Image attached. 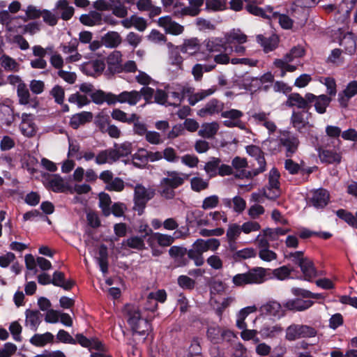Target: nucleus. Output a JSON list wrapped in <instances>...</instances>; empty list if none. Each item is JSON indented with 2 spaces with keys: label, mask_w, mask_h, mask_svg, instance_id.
Returning a JSON list of instances; mask_svg holds the SVG:
<instances>
[{
  "label": "nucleus",
  "mask_w": 357,
  "mask_h": 357,
  "mask_svg": "<svg viewBox=\"0 0 357 357\" xmlns=\"http://www.w3.org/2000/svg\"><path fill=\"white\" fill-rule=\"evenodd\" d=\"M123 313L134 333L143 335L151 331V324L147 319L141 312L139 307L135 304H126Z\"/></svg>",
  "instance_id": "obj_1"
},
{
  "label": "nucleus",
  "mask_w": 357,
  "mask_h": 357,
  "mask_svg": "<svg viewBox=\"0 0 357 357\" xmlns=\"http://www.w3.org/2000/svg\"><path fill=\"white\" fill-rule=\"evenodd\" d=\"M266 280V269L257 267L245 273H238L232 278L235 286L242 287L246 284H261Z\"/></svg>",
  "instance_id": "obj_2"
},
{
  "label": "nucleus",
  "mask_w": 357,
  "mask_h": 357,
  "mask_svg": "<svg viewBox=\"0 0 357 357\" xmlns=\"http://www.w3.org/2000/svg\"><path fill=\"white\" fill-rule=\"evenodd\" d=\"M155 191L153 188L145 187L142 184H137L134 187V210L142 215L146 206L147 202L153 198Z\"/></svg>",
  "instance_id": "obj_3"
},
{
  "label": "nucleus",
  "mask_w": 357,
  "mask_h": 357,
  "mask_svg": "<svg viewBox=\"0 0 357 357\" xmlns=\"http://www.w3.org/2000/svg\"><path fill=\"white\" fill-rule=\"evenodd\" d=\"M317 332L308 325L291 324L285 331V338L288 341H295L301 338L315 337Z\"/></svg>",
  "instance_id": "obj_4"
},
{
  "label": "nucleus",
  "mask_w": 357,
  "mask_h": 357,
  "mask_svg": "<svg viewBox=\"0 0 357 357\" xmlns=\"http://www.w3.org/2000/svg\"><path fill=\"white\" fill-rule=\"evenodd\" d=\"M204 169L209 178H213L218 175L225 176L233 174L232 167L228 165L222 164L221 160L215 157L211 158L206 162Z\"/></svg>",
  "instance_id": "obj_5"
},
{
  "label": "nucleus",
  "mask_w": 357,
  "mask_h": 357,
  "mask_svg": "<svg viewBox=\"0 0 357 357\" xmlns=\"http://www.w3.org/2000/svg\"><path fill=\"white\" fill-rule=\"evenodd\" d=\"M279 145L284 148L287 158H291L298 150L300 142L298 137L289 131H283L278 136Z\"/></svg>",
  "instance_id": "obj_6"
},
{
  "label": "nucleus",
  "mask_w": 357,
  "mask_h": 357,
  "mask_svg": "<svg viewBox=\"0 0 357 357\" xmlns=\"http://www.w3.org/2000/svg\"><path fill=\"white\" fill-rule=\"evenodd\" d=\"M243 113L236 109H231L229 110L223 111L221 113V116L226 119L223 121V125L227 128H238L243 130H247L245 123L241 121V117Z\"/></svg>",
  "instance_id": "obj_7"
},
{
  "label": "nucleus",
  "mask_w": 357,
  "mask_h": 357,
  "mask_svg": "<svg viewBox=\"0 0 357 357\" xmlns=\"http://www.w3.org/2000/svg\"><path fill=\"white\" fill-rule=\"evenodd\" d=\"M206 244L204 239H197L187 252L189 259L194 261L196 266H202L204 264L203 253L207 252Z\"/></svg>",
  "instance_id": "obj_8"
},
{
  "label": "nucleus",
  "mask_w": 357,
  "mask_h": 357,
  "mask_svg": "<svg viewBox=\"0 0 357 357\" xmlns=\"http://www.w3.org/2000/svg\"><path fill=\"white\" fill-rule=\"evenodd\" d=\"M315 95L307 93L305 97L301 96L299 93H291L286 101L285 105L289 107H296L298 109H308L310 104L313 102Z\"/></svg>",
  "instance_id": "obj_9"
},
{
  "label": "nucleus",
  "mask_w": 357,
  "mask_h": 357,
  "mask_svg": "<svg viewBox=\"0 0 357 357\" xmlns=\"http://www.w3.org/2000/svg\"><path fill=\"white\" fill-rule=\"evenodd\" d=\"M279 178L280 173L277 169H271L269 173L268 185L264 189V195L267 199H273L280 195Z\"/></svg>",
  "instance_id": "obj_10"
},
{
  "label": "nucleus",
  "mask_w": 357,
  "mask_h": 357,
  "mask_svg": "<svg viewBox=\"0 0 357 357\" xmlns=\"http://www.w3.org/2000/svg\"><path fill=\"white\" fill-rule=\"evenodd\" d=\"M123 54L119 50H114L107 55L105 59L106 73L109 74H116L122 73Z\"/></svg>",
  "instance_id": "obj_11"
},
{
  "label": "nucleus",
  "mask_w": 357,
  "mask_h": 357,
  "mask_svg": "<svg viewBox=\"0 0 357 357\" xmlns=\"http://www.w3.org/2000/svg\"><path fill=\"white\" fill-rule=\"evenodd\" d=\"M43 183L46 188L54 192H63L67 189L64 180L59 174H44Z\"/></svg>",
  "instance_id": "obj_12"
},
{
  "label": "nucleus",
  "mask_w": 357,
  "mask_h": 357,
  "mask_svg": "<svg viewBox=\"0 0 357 357\" xmlns=\"http://www.w3.org/2000/svg\"><path fill=\"white\" fill-rule=\"evenodd\" d=\"M194 90L195 88L190 86H178L173 91L168 90V98L170 97L174 100V102H169L168 105L178 107L185 98L188 97V94L193 93Z\"/></svg>",
  "instance_id": "obj_13"
},
{
  "label": "nucleus",
  "mask_w": 357,
  "mask_h": 357,
  "mask_svg": "<svg viewBox=\"0 0 357 357\" xmlns=\"http://www.w3.org/2000/svg\"><path fill=\"white\" fill-rule=\"evenodd\" d=\"M330 195L327 190L319 188L311 192L310 203L316 208H323L328 203Z\"/></svg>",
  "instance_id": "obj_14"
},
{
  "label": "nucleus",
  "mask_w": 357,
  "mask_h": 357,
  "mask_svg": "<svg viewBox=\"0 0 357 357\" xmlns=\"http://www.w3.org/2000/svg\"><path fill=\"white\" fill-rule=\"evenodd\" d=\"M283 307H284L276 301H268L260 307V311L263 314L280 319L286 314V311Z\"/></svg>",
  "instance_id": "obj_15"
},
{
  "label": "nucleus",
  "mask_w": 357,
  "mask_h": 357,
  "mask_svg": "<svg viewBox=\"0 0 357 357\" xmlns=\"http://www.w3.org/2000/svg\"><path fill=\"white\" fill-rule=\"evenodd\" d=\"M188 178V175L176 171H171L167 172V177L161 181L162 185H169L173 188H176L182 185L185 180Z\"/></svg>",
  "instance_id": "obj_16"
},
{
  "label": "nucleus",
  "mask_w": 357,
  "mask_h": 357,
  "mask_svg": "<svg viewBox=\"0 0 357 357\" xmlns=\"http://www.w3.org/2000/svg\"><path fill=\"white\" fill-rule=\"evenodd\" d=\"M158 25L162 27L167 33L180 35L184 31V27L178 23L173 21L169 16L161 17L158 21Z\"/></svg>",
  "instance_id": "obj_17"
},
{
  "label": "nucleus",
  "mask_w": 357,
  "mask_h": 357,
  "mask_svg": "<svg viewBox=\"0 0 357 357\" xmlns=\"http://www.w3.org/2000/svg\"><path fill=\"white\" fill-rule=\"evenodd\" d=\"M105 69V63L101 59H96L84 63L82 70L87 75L96 77L102 74Z\"/></svg>",
  "instance_id": "obj_18"
},
{
  "label": "nucleus",
  "mask_w": 357,
  "mask_h": 357,
  "mask_svg": "<svg viewBox=\"0 0 357 357\" xmlns=\"http://www.w3.org/2000/svg\"><path fill=\"white\" fill-rule=\"evenodd\" d=\"M168 48V63L169 65L176 67L178 70L183 69V58L181 55V50L178 45L172 43H167Z\"/></svg>",
  "instance_id": "obj_19"
},
{
  "label": "nucleus",
  "mask_w": 357,
  "mask_h": 357,
  "mask_svg": "<svg viewBox=\"0 0 357 357\" xmlns=\"http://www.w3.org/2000/svg\"><path fill=\"white\" fill-rule=\"evenodd\" d=\"M21 119L20 129L22 133L29 137L33 136L36 132L33 116L31 114L23 113Z\"/></svg>",
  "instance_id": "obj_20"
},
{
  "label": "nucleus",
  "mask_w": 357,
  "mask_h": 357,
  "mask_svg": "<svg viewBox=\"0 0 357 357\" xmlns=\"http://www.w3.org/2000/svg\"><path fill=\"white\" fill-rule=\"evenodd\" d=\"M357 95V82H350L344 90L338 94V102L341 107H347L349 100Z\"/></svg>",
  "instance_id": "obj_21"
},
{
  "label": "nucleus",
  "mask_w": 357,
  "mask_h": 357,
  "mask_svg": "<svg viewBox=\"0 0 357 357\" xmlns=\"http://www.w3.org/2000/svg\"><path fill=\"white\" fill-rule=\"evenodd\" d=\"M224 104L218 99L213 98L210 100L204 107L200 109L198 114L200 116H206L207 115H214L223 112Z\"/></svg>",
  "instance_id": "obj_22"
},
{
  "label": "nucleus",
  "mask_w": 357,
  "mask_h": 357,
  "mask_svg": "<svg viewBox=\"0 0 357 357\" xmlns=\"http://www.w3.org/2000/svg\"><path fill=\"white\" fill-rule=\"evenodd\" d=\"M314 302L310 300H303L301 298L290 299L283 303V307L287 310L290 311H304L310 308Z\"/></svg>",
  "instance_id": "obj_23"
},
{
  "label": "nucleus",
  "mask_w": 357,
  "mask_h": 357,
  "mask_svg": "<svg viewBox=\"0 0 357 357\" xmlns=\"http://www.w3.org/2000/svg\"><path fill=\"white\" fill-rule=\"evenodd\" d=\"M116 102L128 103L130 105H135L141 100L140 92L132 90L130 91H123L118 96L114 95Z\"/></svg>",
  "instance_id": "obj_24"
},
{
  "label": "nucleus",
  "mask_w": 357,
  "mask_h": 357,
  "mask_svg": "<svg viewBox=\"0 0 357 357\" xmlns=\"http://www.w3.org/2000/svg\"><path fill=\"white\" fill-rule=\"evenodd\" d=\"M55 11L60 14L59 18L61 17L63 20H69L74 14V8L69 5L67 0H58L54 7Z\"/></svg>",
  "instance_id": "obj_25"
},
{
  "label": "nucleus",
  "mask_w": 357,
  "mask_h": 357,
  "mask_svg": "<svg viewBox=\"0 0 357 357\" xmlns=\"http://www.w3.org/2000/svg\"><path fill=\"white\" fill-rule=\"evenodd\" d=\"M186 221L189 224L195 222L197 227L210 225V222L207 217H204V213L200 210L188 211L186 215Z\"/></svg>",
  "instance_id": "obj_26"
},
{
  "label": "nucleus",
  "mask_w": 357,
  "mask_h": 357,
  "mask_svg": "<svg viewBox=\"0 0 357 357\" xmlns=\"http://www.w3.org/2000/svg\"><path fill=\"white\" fill-rule=\"evenodd\" d=\"M80 22L88 26L101 25L102 24V14L98 11H90L79 17Z\"/></svg>",
  "instance_id": "obj_27"
},
{
  "label": "nucleus",
  "mask_w": 357,
  "mask_h": 357,
  "mask_svg": "<svg viewBox=\"0 0 357 357\" xmlns=\"http://www.w3.org/2000/svg\"><path fill=\"white\" fill-rule=\"evenodd\" d=\"M182 53L194 55L200 50V44L197 38H192L184 40L181 45H178Z\"/></svg>",
  "instance_id": "obj_28"
},
{
  "label": "nucleus",
  "mask_w": 357,
  "mask_h": 357,
  "mask_svg": "<svg viewBox=\"0 0 357 357\" xmlns=\"http://www.w3.org/2000/svg\"><path fill=\"white\" fill-rule=\"evenodd\" d=\"M242 232L241 225L237 223H231L228 225L226 237L231 250L234 249L235 243Z\"/></svg>",
  "instance_id": "obj_29"
},
{
  "label": "nucleus",
  "mask_w": 357,
  "mask_h": 357,
  "mask_svg": "<svg viewBox=\"0 0 357 357\" xmlns=\"http://www.w3.org/2000/svg\"><path fill=\"white\" fill-rule=\"evenodd\" d=\"M226 40L220 38H211L205 40L206 50L209 52H227Z\"/></svg>",
  "instance_id": "obj_30"
},
{
  "label": "nucleus",
  "mask_w": 357,
  "mask_h": 357,
  "mask_svg": "<svg viewBox=\"0 0 357 357\" xmlns=\"http://www.w3.org/2000/svg\"><path fill=\"white\" fill-rule=\"evenodd\" d=\"M216 91V88L213 86L208 89H202L197 92H193L188 94V100L190 105L193 106L206 98L213 95Z\"/></svg>",
  "instance_id": "obj_31"
},
{
  "label": "nucleus",
  "mask_w": 357,
  "mask_h": 357,
  "mask_svg": "<svg viewBox=\"0 0 357 357\" xmlns=\"http://www.w3.org/2000/svg\"><path fill=\"white\" fill-rule=\"evenodd\" d=\"M91 98L93 102L97 105H101L106 102L108 105L115 104L114 94L112 93H105L101 90H97L91 94Z\"/></svg>",
  "instance_id": "obj_32"
},
{
  "label": "nucleus",
  "mask_w": 357,
  "mask_h": 357,
  "mask_svg": "<svg viewBox=\"0 0 357 357\" xmlns=\"http://www.w3.org/2000/svg\"><path fill=\"white\" fill-rule=\"evenodd\" d=\"M0 64L4 70L17 73L20 70V64L13 57L3 54L0 57Z\"/></svg>",
  "instance_id": "obj_33"
},
{
  "label": "nucleus",
  "mask_w": 357,
  "mask_h": 357,
  "mask_svg": "<svg viewBox=\"0 0 357 357\" xmlns=\"http://www.w3.org/2000/svg\"><path fill=\"white\" fill-rule=\"evenodd\" d=\"M93 119V114L90 112H82L74 114L70 120V126L73 129H77L81 125L90 122Z\"/></svg>",
  "instance_id": "obj_34"
},
{
  "label": "nucleus",
  "mask_w": 357,
  "mask_h": 357,
  "mask_svg": "<svg viewBox=\"0 0 357 357\" xmlns=\"http://www.w3.org/2000/svg\"><path fill=\"white\" fill-rule=\"evenodd\" d=\"M121 40L120 34L116 31H109L102 37V43L107 48L117 47Z\"/></svg>",
  "instance_id": "obj_35"
},
{
  "label": "nucleus",
  "mask_w": 357,
  "mask_h": 357,
  "mask_svg": "<svg viewBox=\"0 0 357 357\" xmlns=\"http://www.w3.org/2000/svg\"><path fill=\"white\" fill-rule=\"evenodd\" d=\"M219 128L220 126L218 123L215 121L204 123L202 125L198 134L204 138L211 139L216 135Z\"/></svg>",
  "instance_id": "obj_36"
},
{
  "label": "nucleus",
  "mask_w": 357,
  "mask_h": 357,
  "mask_svg": "<svg viewBox=\"0 0 357 357\" xmlns=\"http://www.w3.org/2000/svg\"><path fill=\"white\" fill-rule=\"evenodd\" d=\"M76 344L79 343L81 346L89 349H102V343L96 339H88L82 334H77L75 336Z\"/></svg>",
  "instance_id": "obj_37"
},
{
  "label": "nucleus",
  "mask_w": 357,
  "mask_h": 357,
  "mask_svg": "<svg viewBox=\"0 0 357 357\" xmlns=\"http://www.w3.org/2000/svg\"><path fill=\"white\" fill-rule=\"evenodd\" d=\"M319 156L322 162L328 164L340 163L341 155L336 151L328 149H319Z\"/></svg>",
  "instance_id": "obj_38"
},
{
  "label": "nucleus",
  "mask_w": 357,
  "mask_h": 357,
  "mask_svg": "<svg viewBox=\"0 0 357 357\" xmlns=\"http://www.w3.org/2000/svg\"><path fill=\"white\" fill-rule=\"evenodd\" d=\"M178 357H203L202 348L197 339H193L188 350H181Z\"/></svg>",
  "instance_id": "obj_39"
},
{
  "label": "nucleus",
  "mask_w": 357,
  "mask_h": 357,
  "mask_svg": "<svg viewBox=\"0 0 357 357\" xmlns=\"http://www.w3.org/2000/svg\"><path fill=\"white\" fill-rule=\"evenodd\" d=\"M114 157L115 153L112 149L102 150L96 155L95 158V162L98 165H102L107 163L112 164L116 162Z\"/></svg>",
  "instance_id": "obj_40"
},
{
  "label": "nucleus",
  "mask_w": 357,
  "mask_h": 357,
  "mask_svg": "<svg viewBox=\"0 0 357 357\" xmlns=\"http://www.w3.org/2000/svg\"><path fill=\"white\" fill-rule=\"evenodd\" d=\"M52 284L65 290H70L73 287L74 282L72 280H66L62 272L55 271L52 279Z\"/></svg>",
  "instance_id": "obj_41"
},
{
  "label": "nucleus",
  "mask_w": 357,
  "mask_h": 357,
  "mask_svg": "<svg viewBox=\"0 0 357 357\" xmlns=\"http://www.w3.org/2000/svg\"><path fill=\"white\" fill-rule=\"evenodd\" d=\"M41 314L36 310H26V325L32 331H36L40 322Z\"/></svg>",
  "instance_id": "obj_42"
},
{
  "label": "nucleus",
  "mask_w": 357,
  "mask_h": 357,
  "mask_svg": "<svg viewBox=\"0 0 357 357\" xmlns=\"http://www.w3.org/2000/svg\"><path fill=\"white\" fill-rule=\"evenodd\" d=\"M257 311L255 305L247 306L242 308L236 314V326L238 328H243L247 327V324L245 320L247 317Z\"/></svg>",
  "instance_id": "obj_43"
},
{
  "label": "nucleus",
  "mask_w": 357,
  "mask_h": 357,
  "mask_svg": "<svg viewBox=\"0 0 357 357\" xmlns=\"http://www.w3.org/2000/svg\"><path fill=\"white\" fill-rule=\"evenodd\" d=\"M53 340L54 335L50 332H46L43 334H35L31 337L29 341L31 344L41 347L52 342Z\"/></svg>",
  "instance_id": "obj_44"
},
{
  "label": "nucleus",
  "mask_w": 357,
  "mask_h": 357,
  "mask_svg": "<svg viewBox=\"0 0 357 357\" xmlns=\"http://www.w3.org/2000/svg\"><path fill=\"white\" fill-rule=\"evenodd\" d=\"M182 236V233L180 231H176L174 233V236L161 234L158 232L155 233L157 243L160 246L163 247L169 246L174 243L175 238H179Z\"/></svg>",
  "instance_id": "obj_45"
},
{
  "label": "nucleus",
  "mask_w": 357,
  "mask_h": 357,
  "mask_svg": "<svg viewBox=\"0 0 357 357\" xmlns=\"http://www.w3.org/2000/svg\"><path fill=\"white\" fill-rule=\"evenodd\" d=\"M313 102H314L316 112L322 114L326 112V108L329 106L331 98L326 95L315 96Z\"/></svg>",
  "instance_id": "obj_46"
},
{
  "label": "nucleus",
  "mask_w": 357,
  "mask_h": 357,
  "mask_svg": "<svg viewBox=\"0 0 357 357\" xmlns=\"http://www.w3.org/2000/svg\"><path fill=\"white\" fill-rule=\"evenodd\" d=\"M293 60L289 59L288 56H284L282 59H275L274 65L281 69L280 76L284 77L286 72H294L296 70V66L290 65L289 63Z\"/></svg>",
  "instance_id": "obj_47"
},
{
  "label": "nucleus",
  "mask_w": 357,
  "mask_h": 357,
  "mask_svg": "<svg viewBox=\"0 0 357 357\" xmlns=\"http://www.w3.org/2000/svg\"><path fill=\"white\" fill-rule=\"evenodd\" d=\"M248 166V162L245 158H243L238 156L235 157L231 161V167L235 169L236 171H239L240 174L237 175L238 177H250L248 172L245 171V168Z\"/></svg>",
  "instance_id": "obj_48"
},
{
  "label": "nucleus",
  "mask_w": 357,
  "mask_h": 357,
  "mask_svg": "<svg viewBox=\"0 0 357 357\" xmlns=\"http://www.w3.org/2000/svg\"><path fill=\"white\" fill-rule=\"evenodd\" d=\"M100 271L105 274L108 271V252L105 245H102L98 250V256L96 258Z\"/></svg>",
  "instance_id": "obj_49"
},
{
  "label": "nucleus",
  "mask_w": 357,
  "mask_h": 357,
  "mask_svg": "<svg viewBox=\"0 0 357 357\" xmlns=\"http://www.w3.org/2000/svg\"><path fill=\"white\" fill-rule=\"evenodd\" d=\"M42 12L41 17L43 18V21L45 24L50 26H54L57 24L59 20V15L55 11L54 8L52 10L42 9Z\"/></svg>",
  "instance_id": "obj_50"
},
{
  "label": "nucleus",
  "mask_w": 357,
  "mask_h": 357,
  "mask_svg": "<svg viewBox=\"0 0 357 357\" xmlns=\"http://www.w3.org/2000/svg\"><path fill=\"white\" fill-rule=\"evenodd\" d=\"M132 158L135 166L143 167L149 162V151L144 149H139Z\"/></svg>",
  "instance_id": "obj_51"
},
{
  "label": "nucleus",
  "mask_w": 357,
  "mask_h": 357,
  "mask_svg": "<svg viewBox=\"0 0 357 357\" xmlns=\"http://www.w3.org/2000/svg\"><path fill=\"white\" fill-rule=\"evenodd\" d=\"M24 13L25 15L20 17L23 22L38 19L41 17L43 12L42 9H39L33 5H29L24 10Z\"/></svg>",
  "instance_id": "obj_52"
},
{
  "label": "nucleus",
  "mask_w": 357,
  "mask_h": 357,
  "mask_svg": "<svg viewBox=\"0 0 357 357\" xmlns=\"http://www.w3.org/2000/svg\"><path fill=\"white\" fill-rule=\"evenodd\" d=\"M167 298V294L165 291L164 290H158L155 293H150L149 296V300L151 303V305L149 307H146V310L154 311L157 307V301H160L161 303L165 302Z\"/></svg>",
  "instance_id": "obj_53"
},
{
  "label": "nucleus",
  "mask_w": 357,
  "mask_h": 357,
  "mask_svg": "<svg viewBox=\"0 0 357 357\" xmlns=\"http://www.w3.org/2000/svg\"><path fill=\"white\" fill-rule=\"evenodd\" d=\"M109 9L112 13L117 17L124 18L128 15V8L119 0H114L112 2Z\"/></svg>",
  "instance_id": "obj_54"
},
{
  "label": "nucleus",
  "mask_w": 357,
  "mask_h": 357,
  "mask_svg": "<svg viewBox=\"0 0 357 357\" xmlns=\"http://www.w3.org/2000/svg\"><path fill=\"white\" fill-rule=\"evenodd\" d=\"M306 280H310L316 276V271L312 261L307 258L299 266Z\"/></svg>",
  "instance_id": "obj_55"
},
{
  "label": "nucleus",
  "mask_w": 357,
  "mask_h": 357,
  "mask_svg": "<svg viewBox=\"0 0 357 357\" xmlns=\"http://www.w3.org/2000/svg\"><path fill=\"white\" fill-rule=\"evenodd\" d=\"M252 158H255L256 160L258 167H255L251 172H248L250 177L255 176L259 174L264 172L266 170V165L263 151L261 152V154L252 155Z\"/></svg>",
  "instance_id": "obj_56"
},
{
  "label": "nucleus",
  "mask_w": 357,
  "mask_h": 357,
  "mask_svg": "<svg viewBox=\"0 0 357 357\" xmlns=\"http://www.w3.org/2000/svg\"><path fill=\"white\" fill-rule=\"evenodd\" d=\"M111 116L113 119L123 123H131L138 119V116L135 114H132L130 117H128L127 114L119 109H114Z\"/></svg>",
  "instance_id": "obj_57"
},
{
  "label": "nucleus",
  "mask_w": 357,
  "mask_h": 357,
  "mask_svg": "<svg viewBox=\"0 0 357 357\" xmlns=\"http://www.w3.org/2000/svg\"><path fill=\"white\" fill-rule=\"evenodd\" d=\"M144 239L142 236H133L127 238L124 243L130 248L142 250L145 249Z\"/></svg>",
  "instance_id": "obj_58"
},
{
  "label": "nucleus",
  "mask_w": 357,
  "mask_h": 357,
  "mask_svg": "<svg viewBox=\"0 0 357 357\" xmlns=\"http://www.w3.org/2000/svg\"><path fill=\"white\" fill-rule=\"evenodd\" d=\"M227 9L226 0H206V10L207 11H222Z\"/></svg>",
  "instance_id": "obj_59"
},
{
  "label": "nucleus",
  "mask_w": 357,
  "mask_h": 357,
  "mask_svg": "<svg viewBox=\"0 0 357 357\" xmlns=\"http://www.w3.org/2000/svg\"><path fill=\"white\" fill-rule=\"evenodd\" d=\"M282 328L280 325L276 324L274 326H264L260 333L264 338H273L278 334L282 333Z\"/></svg>",
  "instance_id": "obj_60"
},
{
  "label": "nucleus",
  "mask_w": 357,
  "mask_h": 357,
  "mask_svg": "<svg viewBox=\"0 0 357 357\" xmlns=\"http://www.w3.org/2000/svg\"><path fill=\"white\" fill-rule=\"evenodd\" d=\"M236 41L239 44L245 43L247 41V36L241 30H232L226 36V42L231 43Z\"/></svg>",
  "instance_id": "obj_61"
},
{
  "label": "nucleus",
  "mask_w": 357,
  "mask_h": 357,
  "mask_svg": "<svg viewBox=\"0 0 357 357\" xmlns=\"http://www.w3.org/2000/svg\"><path fill=\"white\" fill-rule=\"evenodd\" d=\"M17 95L20 105H27L30 103L31 94L25 83L17 89Z\"/></svg>",
  "instance_id": "obj_62"
},
{
  "label": "nucleus",
  "mask_w": 357,
  "mask_h": 357,
  "mask_svg": "<svg viewBox=\"0 0 357 357\" xmlns=\"http://www.w3.org/2000/svg\"><path fill=\"white\" fill-rule=\"evenodd\" d=\"M111 198L108 194L102 192L99 195V206L105 216L111 214Z\"/></svg>",
  "instance_id": "obj_63"
},
{
  "label": "nucleus",
  "mask_w": 357,
  "mask_h": 357,
  "mask_svg": "<svg viewBox=\"0 0 357 357\" xmlns=\"http://www.w3.org/2000/svg\"><path fill=\"white\" fill-rule=\"evenodd\" d=\"M337 215L354 228H357V220L351 213L344 209H339L336 212Z\"/></svg>",
  "instance_id": "obj_64"
}]
</instances>
